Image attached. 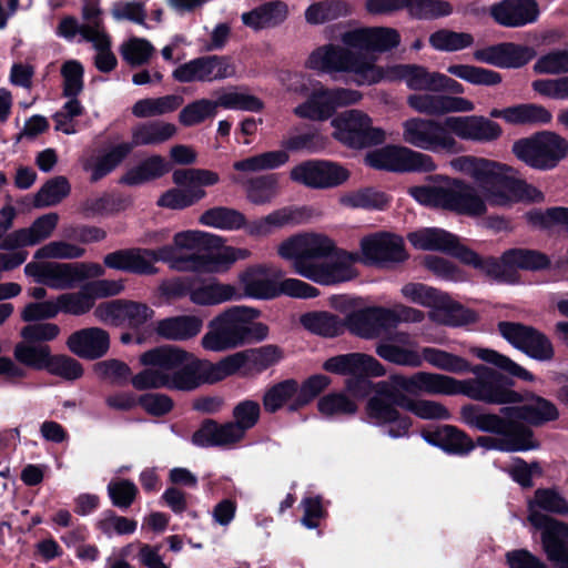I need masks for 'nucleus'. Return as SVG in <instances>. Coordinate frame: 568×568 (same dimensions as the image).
Returning a JSON list of instances; mask_svg holds the SVG:
<instances>
[{
    "label": "nucleus",
    "instance_id": "1a4fd4ad",
    "mask_svg": "<svg viewBox=\"0 0 568 568\" xmlns=\"http://www.w3.org/2000/svg\"><path fill=\"white\" fill-rule=\"evenodd\" d=\"M470 184L447 175H436L428 184L409 189V194L420 204L448 210L458 214L479 216L489 202Z\"/></svg>",
    "mask_w": 568,
    "mask_h": 568
},
{
    "label": "nucleus",
    "instance_id": "aec40b11",
    "mask_svg": "<svg viewBox=\"0 0 568 568\" xmlns=\"http://www.w3.org/2000/svg\"><path fill=\"white\" fill-rule=\"evenodd\" d=\"M361 69L364 75L363 81L369 84L402 80L410 90L435 92L438 72L428 71L422 65L388 64L385 67H374L372 63H365L364 68Z\"/></svg>",
    "mask_w": 568,
    "mask_h": 568
},
{
    "label": "nucleus",
    "instance_id": "ddd939ff",
    "mask_svg": "<svg viewBox=\"0 0 568 568\" xmlns=\"http://www.w3.org/2000/svg\"><path fill=\"white\" fill-rule=\"evenodd\" d=\"M402 296L414 304L430 308L429 318L440 325L462 326L475 322L476 314L454 302L446 293L423 283H407Z\"/></svg>",
    "mask_w": 568,
    "mask_h": 568
},
{
    "label": "nucleus",
    "instance_id": "f704fd0d",
    "mask_svg": "<svg viewBox=\"0 0 568 568\" xmlns=\"http://www.w3.org/2000/svg\"><path fill=\"white\" fill-rule=\"evenodd\" d=\"M409 243L417 250L447 252L462 261L459 253L470 251L458 243L452 233L437 227H425L408 234Z\"/></svg>",
    "mask_w": 568,
    "mask_h": 568
},
{
    "label": "nucleus",
    "instance_id": "9b49d317",
    "mask_svg": "<svg viewBox=\"0 0 568 568\" xmlns=\"http://www.w3.org/2000/svg\"><path fill=\"white\" fill-rule=\"evenodd\" d=\"M300 217L297 209L282 207L247 223L242 212L227 206H215L203 212L199 221L202 225L223 231L245 227L250 236L265 237L286 225L297 223Z\"/></svg>",
    "mask_w": 568,
    "mask_h": 568
},
{
    "label": "nucleus",
    "instance_id": "412c9836",
    "mask_svg": "<svg viewBox=\"0 0 568 568\" xmlns=\"http://www.w3.org/2000/svg\"><path fill=\"white\" fill-rule=\"evenodd\" d=\"M215 251L206 250L200 254H191L184 258H178L173 270L181 272L223 273L237 261L247 260L251 251L245 247L224 246L222 242L215 246Z\"/></svg>",
    "mask_w": 568,
    "mask_h": 568
},
{
    "label": "nucleus",
    "instance_id": "a19ab883",
    "mask_svg": "<svg viewBox=\"0 0 568 568\" xmlns=\"http://www.w3.org/2000/svg\"><path fill=\"white\" fill-rule=\"evenodd\" d=\"M288 16V8L282 1H272L264 3L241 17L242 22L247 28L255 31L274 28L283 23Z\"/></svg>",
    "mask_w": 568,
    "mask_h": 568
},
{
    "label": "nucleus",
    "instance_id": "ea45409f",
    "mask_svg": "<svg viewBox=\"0 0 568 568\" xmlns=\"http://www.w3.org/2000/svg\"><path fill=\"white\" fill-rule=\"evenodd\" d=\"M132 145L122 142L111 146L98 155H92L83 162V169L90 173L92 181H99L112 172L131 153Z\"/></svg>",
    "mask_w": 568,
    "mask_h": 568
},
{
    "label": "nucleus",
    "instance_id": "c756f323",
    "mask_svg": "<svg viewBox=\"0 0 568 568\" xmlns=\"http://www.w3.org/2000/svg\"><path fill=\"white\" fill-rule=\"evenodd\" d=\"M59 222L57 213H47L33 221L28 227H22L7 234L0 243V250L14 251L21 247L34 246L49 239Z\"/></svg>",
    "mask_w": 568,
    "mask_h": 568
},
{
    "label": "nucleus",
    "instance_id": "0eeeda50",
    "mask_svg": "<svg viewBox=\"0 0 568 568\" xmlns=\"http://www.w3.org/2000/svg\"><path fill=\"white\" fill-rule=\"evenodd\" d=\"M278 80L287 92L307 94V99L293 111L295 115L303 119L325 121L338 108L356 104L363 99V94L355 89H329L318 81L312 83L311 79L303 73L282 72Z\"/></svg>",
    "mask_w": 568,
    "mask_h": 568
},
{
    "label": "nucleus",
    "instance_id": "20e7f679",
    "mask_svg": "<svg viewBox=\"0 0 568 568\" xmlns=\"http://www.w3.org/2000/svg\"><path fill=\"white\" fill-rule=\"evenodd\" d=\"M141 363L148 367L132 378V385L140 390L161 387L189 390L203 383V361L174 346L145 352Z\"/></svg>",
    "mask_w": 568,
    "mask_h": 568
},
{
    "label": "nucleus",
    "instance_id": "a878e982",
    "mask_svg": "<svg viewBox=\"0 0 568 568\" xmlns=\"http://www.w3.org/2000/svg\"><path fill=\"white\" fill-rule=\"evenodd\" d=\"M24 274L33 282L55 291L78 286L74 263L31 261L26 264Z\"/></svg>",
    "mask_w": 568,
    "mask_h": 568
},
{
    "label": "nucleus",
    "instance_id": "e433bc0d",
    "mask_svg": "<svg viewBox=\"0 0 568 568\" xmlns=\"http://www.w3.org/2000/svg\"><path fill=\"white\" fill-rule=\"evenodd\" d=\"M203 383H215L232 375H254L247 349L234 353L213 364L203 361Z\"/></svg>",
    "mask_w": 568,
    "mask_h": 568
},
{
    "label": "nucleus",
    "instance_id": "79ce46f5",
    "mask_svg": "<svg viewBox=\"0 0 568 568\" xmlns=\"http://www.w3.org/2000/svg\"><path fill=\"white\" fill-rule=\"evenodd\" d=\"M170 171V164L161 155L153 154L130 168L120 179V183L138 186L156 180Z\"/></svg>",
    "mask_w": 568,
    "mask_h": 568
},
{
    "label": "nucleus",
    "instance_id": "69168bd1",
    "mask_svg": "<svg viewBox=\"0 0 568 568\" xmlns=\"http://www.w3.org/2000/svg\"><path fill=\"white\" fill-rule=\"evenodd\" d=\"M443 450L447 454L466 456L475 449L474 440L452 425L442 426Z\"/></svg>",
    "mask_w": 568,
    "mask_h": 568
},
{
    "label": "nucleus",
    "instance_id": "f03ea898",
    "mask_svg": "<svg viewBox=\"0 0 568 568\" xmlns=\"http://www.w3.org/2000/svg\"><path fill=\"white\" fill-rule=\"evenodd\" d=\"M334 241L323 233L304 232L287 237L277 246V254L293 271L321 285H332L355 277L356 257L345 251L334 256Z\"/></svg>",
    "mask_w": 568,
    "mask_h": 568
},
{
    "label": "nucleus",
    "instance_id": "09e8293b",
    "mask_svg": "<svg viewBox=\"0 0 568 568\" xmlns=\"http://www.w3.org/2000/svg\"><path fill=\"white\" fill-rule=\"evenodd\" d=\"M216 110L221 106L227 110H242L256 112L263 108L262 101L240 88H226L214 93Z\"/></svg>",
    "mask_w": 568,
    "mask_h": 568
},
{
    "label": "nucleus",
    "instance_id": "f8f14e48",
    "mask_svg": "<svg viewBox=\"0 0 568 568\" xmlns=\"http://www.w3.org/2000/svg\"><path fill=\"white\" fill-rule=\"evenodd\" d=\"M462 262L469 264L481 273L506 283L517 282V271H541L550 265L549 257L538 251L528 248H510L503 253L499 260L483 258L474 251H462Z\"/></svg>",
    "mask_w": 568,
    "mask_h": 568
},
{
    "label": "nucleus",
    "instance_id": "4d7b16f0",
    "mask_svg": "<svg viewBox=\"0 0 568 568\" xmlns=\"http://www.w3.org/2000/svg\"><path fill=\"white\" fill-rule=\"evenodd\" d=\"M339 203L348 209L382 210L388 204V197L381 191L364 189L341 195Z\"/></svg>",
    "mask_w": 568,
    "mask_h": 568
},
{
    "label": "nucleus",
    "instance_id": "bf43d9fd",
    "mask_svg": "<svg viewBox=\"0 0 568 568\" xmlns=\"http://www.w3.org/2000/svg\"><path fill=\"white\" fill-rule=\"evenodd\" d=\"M14 358L33 369H44L51 355L50 347L43 344L22 341L14 346Z\"/></svg>",
    "mask_w": 568,
    "mask_h": 568
},
{
    "label": "nucleus",
    "instance_id": "de8ad7c7",
    "mask_svg": "<svg viewBox=\"0 0 568 568\" xmlns=\"http://www.w3.org/2000/svg\"><path fill=\"white\" fill-rule=\"evenodd\" d=\"M233 184L244 185V180L241 175H230ZM245 191L247 200L255 205H264L277 194V179L274 175H263L250 180L245 183Z\"/></svg>",
    "mask_w": 568,
    "mask_h": 568
},
{
    "label": "nucleus",
    "instance_id": "5701e85b",
    "mask_svg": "<svg viewBox=\"0 0 568 568\" xmlns=\"http://www.w3.org/2000/svg\"><path fill=\"white\" fill-rule=\"evenodd\" d=\"M291 179L312 189H331L345 183L349 171L343 165L325 160H308L291 170Z\"/></svg>",
    "mask_w": 568,
    "mask_h": 568
},
{
    "label": "nucleus",
    "instance_id": "393cba45",
    "mask_svg": "<svg viewBox=\"0 0 568 568\" xmlns=\"http://www.w3.org/2000/svg\"><path fill=\"white\" fill-rule=\"evenodd\" d=\"M444 124L456 140L458 138L474 143L490 144L498 141L504 134L498 122L484 115L448 116Z\"/></svg>",
    "mask_w": 568,
    "mask_h": 568
},
{
    "label": "nucleus",
    "instance_id": "13d9d810",
    "mask_svg": "<svg viewBox=\"0 0 568 568\" xmlns=\"http://www.w3.org/2000/svg\"><path fill=\"white\" fill-rule=\"evenodd\" d=\"M447 72L460 80L474 85H497L501 82V75L493 70L470 64H452Z\"/></svg>",
    "mask_w": 568,
    "mask_h": 568
},
{
    "label": "nucleus",
    "instance_id": "a211bd4d",
    "mask_svg": "<svg viewBox=\"0 0 568 568\" xmlns=\"http://www.w3.org/2000/svg\"><path fill=\"white\" fill-rule=\"evenodd\" d=\"M331 125L333 138L349 148L363 149L386 140V132L374 126L371 116L357 109L337 114L332 119Z\"/></svg>",
    "mask_w": 568,
    "mask_h": 568
},
{
    "label": "nucleus",
    "instance_id": "72a5a7b5",
    "mask_svg": "<svg viewBox=\"0 0 568 568\" xmlns=\"http://www.w3.org/2000/svg\"><path fill=\"white\" fill-rule=\"evenodd\" d=\"M241 298V292L232 284L222 283L215 278L193 277L190 301L195 305L214 306Z\"/></svg>",
    "mask_w": 568,
    "mask_h": 568
},
{
    "label": "nucleus",
    "instance_id": "9d476101",
    "mask_svg": "<svg viewBox=\"0 0 568 568\" xmlns=\"http://www.w3.org/2000/svg\"><path fill=\"white\" fill-rule=\"evenodd\" d=\"M280 268L272 264H254L244 268L237 275L242 297L254 300H271L280 295L294 298H312L318 295V290L298 278H284Z\"/></svg>",
    "mask_w": 568,
    "mask_h": 568
},
{
    "label": "nucleus",
    "instance_id": "774afa93",
    "mask_svg": "<svg viewBox=\"0 0 568 568\" xmlns=\"http://www.w3.org/2000/svg\"><path fill=\"white\" fill-rule=\"evenodd\" d=\"M527 220L536 227H562L568 231V207L557 206L546 211L535 210L527 213Z\"/></svg>",
    "mask_w": 568,
    "mask_h": 568
},
{
    "label": "nucleus",
    "instance_id": "dca6fc26",
    "mask_svg": "<svg viewBox=\"0 0 568 568\" xmlns=\"http://www.w3.org/2000/svg\"><path fill=\"white\" fill-rule=\"evenodd\" d=\"M402 141L418 150L433 153H457L460 150L458 141L448 131L444 122L412 116L400 124Z\"/></svg>",
    "mask_w": 568,
    "mask_h": 568
},
{
    "label": "nucleus",
    "instance_id": "7c9ffc66",
    "mask_svg": "<svg viewBox=\"0 0 568 568\" xmlns=\"http://www.w3.org/2000/svg\"><path fill=\"white\" fill-rule=\"evenodd\" d=\"M496 23L506 28H520L534 23L539 17L536 0H501L490 7Z\"/></svg>",
    "mask_w": 568,
    "mask_h": 568
},
{
    "label": "nucleus",
    "instance_id": "864d4df0",
    "mask_svg": "<svg viewBox=\"0 0 568 568\" xmlns=\"http://www.w3.org/2000/svg\"><path fill=\"white\" fill-rule=\"evenodd\" d=\"M507 123L511 125L547 124L552 114L545 106L534 103H523L509 106Z\"/></svg>",
    "mask_w": 568,
    "mask_h": 568
},
{
    "label": "nucleus",
    "instance_id": "f3484780",
    "mask_svg": "<svg viewBox=\"0 0 568 568\" xmlns=\"http://www.w3.org/2000/svg\"><path fill=\"white\" fill-rule=\"evenodd\" d=\"M513 153L536 170H551L568 154V142L551 131H544L513 144Z\"/></svg>",
    "mask_w": 568,
    "mask_h": 568
},
{
    "label": "nucleus",
    "instance_id": "37998d69",
    "mask_svg": "<svg viewBox=\"0 0 568 568\" xmlns=\"http://www.w3.org/2000/svg\"><path fill=\"white\" fill-rule=\"evenodd\" d=\"M176 131V126L169 122L140 123L132 129L131 142L128 143L132 145V149L143 145H158L172 139Z\"/></svg>",
    "mask_w": 568,
    "mask_h": 568
},
{
    "label": "nucleus",
    "instance_id": "052dcab7",
    "mask_svg": "<svg viewBox=\"0 0 568 568\" xmlns=\"http://www.w3.org/2000/svg\"><path fill=\"white\" fill-rule=\"evenodd\" d=\"M471 354H474L477 358L483 362L495 365L496 367L506 371L511 376L521 378L524 381L532 382L535 379L534 375L529 373L527 369L521 367L520 365L513 362L507 356L499 354L498 352L484 348V347H471Z\"/></svg>",
    "mask_w": 568,
    "mask_h": 568
},
{
    "label": "nucleus",
    "instance_id": "4468645a",
    "mask_svg": "<svg viewBox=\"0 0 568 568\" xmlns=\"http://www.w3.org/2000/svg\"><path fill=\"white\" fill-rule=\"evenodd\" d=\"M473 378L456 379L450 376V396L464 395L487 404H513L520 402V394L506 387L500 374L484 366H471Z\"/></svg>",
    "mask_w": 568,
    "mask_h": 568
},
{
    "label": "nucleus",
    "instance_id": "c85d7f7f",
    "mask_svg": "<svg viewBox=\"0 0 568 568\" xmlns=\"http://www.w3.org/2000/svg\"><path fill=\"white\" fill-rule=\"evenodd\" d=\"M366 418L369 424L384 427L385 433L392 438L407 436L412 427V420L408 416L400 414L392 403L378 396L368 400Z\"/></svg>",
    "mask_w": 568,
    "mask_h": 568
},
{
    "label": "nucleus",
    "instance_id": "b1692460",
    "mask_svg": "<svg viewBox=\"0 0 568 568\" xmlns=\"http://www.w3.org/2000/svg\"><path fill=\"white\" fill-rule=\"evenodd\" d=\"M236 68L227 57H201L179 65L172 77L182 83L212 82L234 77Z\"/></svg>",
    "mask_w": 568,
    "mask_h": 568
},
{
    "label": "nucleus",
    "instance_id": "4c0bfd02",
    "mask_svg": "<svg viewBox=\"0 0 568 568\" xmlns=\"http://www.w3.org/2000/svg\"><path fill=\"white\" fill-rule=\"evenodd\" d=\"M162 261L173 270L178 264L174 256V247L162 246L158 250L131 248L129 254V273L139 275H152L158 272L155 263Z\"/></svg>",
    "mask_w": 568,
    "mask_h": 568
},
{
    "label": "nucleus",
    "instance_id": "c03bdc74",
    "mask_svg": "<svg viewBox=\"0 0 568 568\" xmlns=\"http://www.w3.org/2000/svg\"><path fill=\"white\" fill-rule=\"evenodd\" d=\"M407 393L450 396V375L416 372L408 375Z\"/></svg>",
    "mask_w": 568,
    "mask_h": 568
},
{
    "label": "nucleus",
    "instance_id": "49530a36",
    "mask_svg": "<svg viewBox=\"0 0 568 568\" xmlns=\"http://www.w3.org/2000/svg\"><path fill=\"white\" fill-rule=\"evenodd\" d=\"M82 19L83 23L80 24L74 18L67 17L64 18L58 28V34L69 41L75 39L79 34L82 40L88 41L85 37V29L97 24L99 29H103V23L101 19V11L99 7L94 3H85L82 8Z\"/></svg>",
    "mask_w": 568,
    "mask_h": 568
},
{
    "label": "nucleus",
    "instance_id": "e2e57ef3",
    "mask_svg": "<svg viewBox=\"0 0 568 568\" xmlns=\"http://www.w3.org/2000/svg\"><path fill=\"white\" fill-rule=\"evenodd\" d=\"M317 408L326 418H337L345 415H354L357 405L343 393H329L320 398Z\"/></svg>",
    "mask_w": 568,
    "mask_h": 568
},
{
    "label": "nucleus",
    "instance_id": "6e6552de",
    "mask_svg": "<svg viewBox=\"0 0 568 568\" xmlns=\"http://www.w3.org/2000/svg\"><path fill=\"white\" fill-rule=\"evenodd\" d=\"M258 311L248 306H231L207 324V329L201 338L204 349L222 353L237 348L252 341H262L267 335V327L254 322Z\"/></svg>",
    "mask_w": 568,
    "mask_h": 568
},
{
    "label": "nucleus",
    "instance_id": "c9c22d12",
    "mask_svg": "<svg viewBox=\"0 0 568 568\" xmlns=\"http://www.w3.org/2000/svg\"><path fill=\"white\" fill-rule=\"evenodd\" d=\"M346 326L353 334L366 339L381 337L390 328L385 307H367L354 312L347 317Z\"/></svg>",
    "mask_w": 568,
    "mask_h": 568
},
{
    "label": "nucleus",
    "instance_id": "338daca9",
    "mask_svg": "<svg viewBox=\"0 0 568 568\" xmlns=\"http://www.w3.org/2000/svg\"><path fill=\"white\" fill-rule=\"evenodd\" d=\"M70 193V184L63 176L48 181L36 194L34 205L48 207L60 203Z\"/></svg>",
    "mask_w": 568,
    "mask_h": 568
},
{
    "label": "nucleus",
    "instance_id": "bb28decb",
    "mask_svg": "<svg viewBox=\"0 0 568 568\" xmlns=\"http://www.w3.org/2000/svg\"><path fill=\"white\" fill-rule=\"evenodd\" d=\"M375 352L388 363L412 368L420 367L419 348L406 332L396 331L381 338Z\"/></svg>",
    "mask_w": 568,
    "mask_h": 568
},
{
    "label": "nucleus",
    "instance_id": "0e129e2a",
    "mask_svg": "<svg viewBox=\"0 0 568 568\" xmlns=\"http://www.w3.org/2000/svg\"><path fill=\"white\" fill-rule=\"evenodd\" d=\"M217 114L216 103L211 99H197L186 104L179 114V121L184 126H194Z\"/></svg>",
    "mask_w": 568,
    "mask_h": 568
},
{
    "label": "nucleus",
    "instance_id": "2f4dec72",
    "mask_svg": "<svg viewBox=\"0 0 568 568\" xmlns=\"http://www.w3.org/2000/svg\"><path fill=\"white\" fill-rule=\"evenodd\" d=\"M521 406L506 407L501 409L505 417L511 422L525 420L529 424L538 425L548 420H554L558 417L557 408L549 400L536 396L530 393L520 394Z\"/></svg>",
    "mask_w": 568,
    "mask_h": 568
},
{
    "label": "nucleus",
    "instance_id": "6e6d98bb",
    "mask_svg": "<svg viewBox=\"0 0 568 568\" xmlns=\"http://www.w3.org/2000/svg\"><path fill=\"white\" fill-rule=\"evenodd\" d=\"M83 247L64 240L51 241L40 246L33 254V261L75 260L84 255Z\"/></svg>",
    "mask_w": 568,
    "mask_h": 568
},
{
    "label": "nucleus",
    "instance_id": "473e14b6",
    "mask_svg": "<svg viewBox=\"0 0 568 568\" xmlns=\"http://www.w3.org/2000/svg\"><path fill=\"white\" fill-rule=\"evenodd\" d=\"M67 346L74 355L84 359H98L110 348V335L100 327H87L72 333Z\"/></svg>",
    "mask_w": 568,
    "mask_h": 568
},
{
    "label": "nucleus",
    "instance_id": "58836bf2",
    "mask_svg": "<svg viewBox=\"0 0 568 568\" xmlns=\"http://www.w3.org/2000/svg\"><path fill=\"white\" fill-rule=\"evenodd\" d=\"M203 327V320L196 315H178L156 322L154 329L169 341H187L195 337Z\"/></svg>",
    "mask_w": 568,
    "mask_h": 568
},
{
    "label": "nucleus",
    "instance_id": "6ab92c4d",
    "mask_svg": "<svg viewBox=\"0 0 568 568\" xmlns=\"http://www.w3.org/2000/svg\"><path fill=\"white\" fill-rule=\"evenodd\" d=\"M365 163L393 172H433L437 169L429 154L403 145H387L368 152Z\"/></svg>",
    "mask_w": 568,
    "mask_h": 568
},
{
    "label": "nucleus",
    "instance_id": "680f3d73",
    "mask_svg": "<svg viewBox=\"0 0 568 568\" xmlns=\"http://www.w3.org/2000/svg\"><path fill=\"white\" fill-rule=\"evenodd\" d=\"M349 6L341 0H331L314 3L305 11L307 22L313 24L324 23L349 14Z\"/></svg>",
    "mask_w": 568,
    "mask_h": 568
},
{
    "label": "nucleus",
    "instance_id": "2eb2a0df",
    "mask_svg": "<svg viewBox=\"0 0 568 568\" xmlns=\"http://www.w3.org/2000/svg\"><path fill=\"white\" fill-rule=\"evenodd\" d=\"M179 187L164 192L158 200V205L170 210H183L200 202L206 196L205 186L220 182V175L206 169L176 170L172 175Z\"/></svg>",
    "mask_w": 568,
    "mask_h": 568
},
{
    "label": "nucleus",
    "instance_id": "4be33fe9",
    "mask_svg": "<svg viewBox=\"0 0 568 568\" xmlns=\"http://www.w3.org/2000/svg\"><path fill=\"white\" fill-rule=\"evenodd\" d=\"M361 254H352L366 265L386 266L406 260L403 239L386 232L367 235L361 240Z\"/></svg>",
    "mask_w": 568,
    "mask_h": 568
},
{
    "label": "nucleus",
    "instance_id": "cd10ccee",
    "mask_svg": "<svg viewBox=\"0 0 568 568\" xmlns=\"http://www.w3.org/2000/svg\"><path fill=\"white\" fill-rule=\"evenodd\" d=\"M473 55L481 63L503 69H516L527 64L535 57V50L524 44L503 42L477 49Z\"/></svg>",
    "mask_w": 568,
    "mask_h": 568
},
{
    "label": "nucleus",
    "instance_id": "a18cd8bd",
    "mask_svg": "<svg viewBox=\"0 0 568 568\" xmlns=\"http://www.w3.org/2000/svg\"><path fill=\"white\" fill-rule=\"evenodd\" d=\"M419 358L420 366L427 363L432 367L452 374H464L470 369V363L466 358L437 347L419 348Z\"/></svg>",
    "mask_w": 568,
    "mask_h": 568
},
{
    "label": "nucleus",
    "instance_id": "423d86ee",
    "mask_svg": "<svg viewBox=\"0 0 568 568\" xmlns=\"http://www.w3.org/2000/svg\"><path fill=\"white\" fill-rule=\"evenodd\" d=\"M460 419L468 427L496 435L479 436L474 442L475 447L501 453H520L538 448V443L528 427L514 423L504 415L486 413L474 405H466L460 409Z\"/></svg>",
    "mask_w": 568,
    "mask_h": 568
},
{
    "label": "nucleus",
    "instance_id": "f257e3e1",
    "mask_svg": "<svg viewBox=\"0 0 568 568\" xmlns=\"http://www.w3.org/2000/svg\"><path fill=\"white\" fill-rule=\"evenodd\" d=\"M400 43L399 32L389 27H363L341 34V43H326L314 49L306 59L307 69L329 74H347L356 85H371L363 81L365 63L381 67L375 53H385Z\"/></svg>",
    "mask_w": 568,
    "mask_h": 568
},
{
    "label": "nucleus",
    "instance_id": "603ef678",
    "mask_svg": "<svg viewBox=\"0 0 568 568\" xmlns=\"http://www.w3.org/2000/svg\"><path fill=\"white\" fill-rule=\"evenodd\" d=\"M183 100L179 95L170 94L160 98H148L136 101L132 113L136 118H152L175 111Z\"/></svg>",
    "mask_w": 568,
    "mask_h": 568
},
{
    "label": "nucleus",
    "instance_id": "5fc2aeb1",
    "mask_svg": "<svg viewBox=\"0 0 568 568\" xmlns=\"http://www.w3.org/2000/svg\"><path fill=\"white\" fill-rule=\"evenodd\" d=\"M301 322L307 331L324 337L338 336L346 325L337 316L326 312L306 314Z\"/></svg>",
    "mask_w": 568,
    "mask_h": 568
},
{
    "label": "nucleus",
    "instance_id": "39448f33",
    "mask_svg": "<svg viewBox=\"0 0 568 568\" xmlns=\"http://www.w3.org/2000/svg\"><path fill=\"white\" fill-rule=\"evenodd\" d=\"M528 510L529 523L541 530V545L548 560L555 568H568V525L541 511L568 515V501L555 489H537Z\"/></svg>",
    "mask_w": 568,
    "mask_h": 568
},
{
    "label": "nucleus",
    "instance_id": "7ed1b4c3",
    "mask_svg": "<svg viewBox=\"0 0 568 568\" xmlns=\"http://www.w3.org/2000/svg\"><path fill=\"white\" fill-rule=\"evenodd\" d=\"M457 173L469 176L483 190L489 205L508 206L515 202L539 203L544 193L521 180L511 178L513 169L507 164L473 155H460L449 161Z\"/></svg>",
    "mask_w": 568,
    "mask_h": 568
},
{
    "label": "nucleus",
    "instance_id": "8fccbe9b",
    "mask_svg": "<svg viewBox=\"0 0 568 568\" xmlns=\"http://www.w3.org/2000/svg\"><path fill=\"white\" fill-rule=\"evenodd\" d=\"M222 242V237L213 234H209L202 231H183L179 232L173 237L174 256L178 250L193 251L194 254L203 253L211 247L217 246ZM183 256L182 258H184Z\"/></svg>",
    "mask_w": 568,
    "mask_h": 568
},
{
    "label": "nucleus",
    "instance_id": "3c124183",
    "mask_svg": "<svg viewBox=\"0 0 568 568\" xmlns=\"http://www.w3.org/2000/svg\"><path fill=\"white\" fill-rule=\"evenodd\" d=\"M88 42H91L97 50L95 67L102 72H110L116 65V58L111 52L110 37L105 29H99L97 24L85 29Z\"/></svg>",
    "mask_w": 568,
    "mask_h": 568
}]
</instances>
